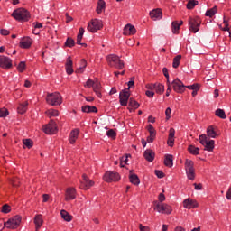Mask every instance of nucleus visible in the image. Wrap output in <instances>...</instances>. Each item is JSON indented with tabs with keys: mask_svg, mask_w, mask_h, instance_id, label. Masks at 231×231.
<instances>
[{
	"mask_svg": "<svg viewBox=\"0 0 231 231\" xmlns=\"http://www.w3.org/2000/svg\"><path fill=\"white\" fill-rule=\"evenodd\" d=\"M83 113H98V109L96 106H91L89 105L83 106L81 107Z\"/></svg>",
	"mask_w": 231,
	"mask_h": 231,
	"instance_id": "obj_25",
	"label": "nucleus"
},
{
	"mask_svg": "<svg viewBox=\"0 0 231 231\" xmlns=\"http://www.w3.org/2000/svg\"><path fill=\"white\" fill-rule=\"evenodd\" d=\"M154 210H157L159 214H171L172 208L167 204H162L158 201H154Z\"/></svg>",
	"mask_w": 231,
	"mask_h": 231,
	"instance_id": "obj_9",
	"label": "nucleus"
},
{
	"mask_svg": "<svg viewBox=\"0 0 231 231\" xmlns=\"http://www.w3.org/2000/svg\"><path fill=\"white\" fill-rule=\"evenodd\" d=\"M158 199L161 203H163V201H165V195L163 193H160Z\"/></svg>",
	"mask_w": 231,
	"mask_h": 231,
	"instance_id": "obj_60",
	"label": "nucleus"
},
{
	"mask_svg": "<svg viewBox=\"0 0 231 231\" xmlns=\"http://www.w3.org/2000/svg\"><path fill=\"white\" fill-rule=\"evenodd\" d=\"M80 134V131L79 129L72 130L69 135V142L70 143H75L77 142V138H79V134Z\"/></svg>",
	"mask_w": 231,
	"mask_h": 231,
	"instance_id": "obj_22",
	"label": "nucleus"
},
{
	"mask_svg": "<svg viewBox=\"0 0 231 231\" xmlns=\"http://www.w3.org/2000/svg\"><path fill=\"white\" fill-rule=\"evenodd\" d=\"M165 116H166V120H169L171 118V107L166 108Z\"/></svg>",
	"mask_w": 231,
	"mask_h": 231,
	"instance_id": "obj_57",
	"label": "nucleus"
},
{
	"mask_svg": "<svg viewBox=\"0 0 231 231\" xmlns=\"http://www.w3.org/2000/svg\"><path fill=\"white\" fill-rule=\"evenodd\" d=\"M188 22L189 31H191L192 33H198V32H199V27L201 26V20L198 17H189Z\"/></svg>",
	"mask_w": 231,
	"mask_h": 231,
	"instance_id": "obj_6",
	"label": "nucleus"
},
{
	"mask_svg": "<svg viewBox=\"0 0 231 231\" xmlns=\"http://www.w3.org/2000/svg\"><path fill=\"white\" fill-rule=\"evenodd\" d=\"M199 2L197 0H189L187 4L188 10H192L195 6H198Z\"/></svg>",
	"mask_w": 231,
	"mask_h": 231,
	"instance_id": "obj_40",
	"label": "nucleus"
},
{
	"mask_svg": "<svg viewBox=\"0 0 231 231\" xmlns=\"http://www.w3.org/2000/svg\"><path fill=\"white\" fill-rule=\"evenodd\" d=\"M93 185H95V182L93 180H91L88 177V175L83 174L82 180H80L79 189H81L82 190H88V189H91V187H93Z\"/></svg>",
	"mask_w": 231,
	"mask_h": 231,
	"instance_id": "obj_11",
	"label": "nucleus"
},
{
	"mask_svg": "<svg viewBox=\"0 0 231 231\" xmlns=\"http://www.w3.org/2000/svg\"><path fill=\"white\" fill-rule=\"evenodd\" d=\"M146 96H148L149 98H152V97H154V92L152 90H147Z\"/></svg>",
	"mask_w": 231,
	"mask_h": 231,
	"instance_id": "obj_63",
	"label": "nucleus"
},
{
	"mask_svg": "<svg viewBox=\"0 0 231 231\" xmlns=\"http://www.w3.org/2000/svg\"><path fill=\"white\" fill-rule=\"evenodd\" d=\"M65 46H68V48H73V46H75V40L68 38L65 42Z\"/></svg>",
	"mask_w": 231,
	"mask_h": 231,
	"instance_id": "obj_48",
	"label": "nucleus"
},
{
	"mask_svg": "<svg viewBox=\"0 0 231 231\" xmlns=\"http://www.w3.org/2000/svg\"><path fill=\"white\" fill-rule=\"evenodd\" d=\"M129 107H133V109H138L140 107V104L136 102L133 97L129 99Z\"/></svg>",
	"mask_w": 231,
	"mask_h": 231,
	"instance_id": "obj_39",
	"label": "nucleus"
},
{
	"mask_svg": "<svg viewBox=\"0 0 231 231\" xmlns=\"http://www.w3.org/2000/svg\"><path fill=\"white\" fill-rule=\"evenodd\" d=\"M180 60H181V55H177L174 59H173V63L172 66L173 68H178L180 66Z\"/></svg>",
	"mask_w": 231,
	"mask_h": 231,
	"instance_id": "obj_45",
	"label": "nucleus"
},
{
	"mask_svg": "<svg viewBox=\"0 0 231 231\" xmlns=\"http://www.w3.org/2000/svg\"><path fill=\"white\" fill-rule=\"evenodd\" d=\"M23 143L28 149H32V147H33V141L32 139H23Z\"/></svg>",
	"mask_w": 231,
	"mask_h": 231,
	"instance_id": "obj_43",
	"label": "nucleus"
},
{
	"mask_svg": "<svg viewBox=\"0 0 231 231\" xmlns=\"http://www.w3.org/2000/svg\"><path fill=\"white\" fill-rule=\"evenodd\" d=\"M183 207H184V208H188L189 210H190V208H197L198 202L196 200H192L190 199H186L183 201Z\"/></svg>",
	"mask_w": 231,
	"mask_h": 231,
	"instance_id": "obj_18",
	"label": "nucleus"
},
{
	"mask_svg": "<svg viewBox=\"0 0 231 231\" xmlns=\"http://www.w3.org/2000/svg\"><path fill=\"white\" fill-rule=\"evenodd\" d=\"M66 72L68 75L73 74V60H71L70 57H69L66 61Z\"/></svg>",
	"mask_w": 231,
	"mask_h": 231,
	"instance_id": "obj_23",
	"label": "nucleus"
},
{
	"mask_svg": "<svg viewBox=\"0 0 231 231\" xmlns=\"http://www.w3.org/2000/svg\"><path fill=\"white\" fill-rule=\"evenodd\" d=\"M84 28H79L78 36H77V44H79V46H86V43H82V37H84Z\"/></svg>",
	"mask_w": 231,
	"mask_h": 231,
	"instance_id": "obj_29",
	"label": "nucleus"
},
{
	"mask_svg": "<svg viewBox=\"0 0 231 231\" xmlns=\"http://www.w3.org/2000/svg\"><path fill=\"white\" fill-rule=\"evenodd\" d=\"M46 115L50 117L51 116H59V111L55 110V109H50L46 111Z\"/></svg>",
	"mask_w": 231,
	"mask_h": 231,
	"instance_id": "obj_46",
	"label": "nucleus"
},
{
	"mask_svg": "<svg viewBox=\"0 0 231 231\" xmlns=\"http://www.w3.org/2000/svg\"><path fill=\"white\" fill-rule=\"evenodd\" d=\"M207 136L208 138H217L219 134H217V128L212 125L208 126L207 129Z\"/></svg>",
	"mask_w": 231,
	"mask_h": 231,
	"instance_id": "obj_19",
	"label": "nucleus"
},
{
	"mask_svg": "<svg viewBox=\"0 0 231 231\" xmlns=\"http://www.w3.org/2000/svg\"><path fill=\"white\" fill-rule=\"evenodd\" d=\"M224 24L225 27L222 28L223 32H230V27H228V22H226V20L224 19Z\"/></svg>",
	"mask_w": 231,
	"mask_h": 231,
	"instance_id": "obj_55",
	"label": "nucleus"
},
{
	"mask_svg": "<svg viewBox=\"0 0 231 231\" xmlns=\"http://www.w3.org/2000/svg\"><path fill=\"white\" fill-rule=\"evenodd\" d=\"M42 215H36L34 217V224L36 225V230H39L42 226Z\"/></svg>",
	"mask_w": 231,
	"mask_h": 231,
	"instance_id": "obj_30",
	"label": "nucleus"
},
{
	"mask_svg": "<svg viewBox=\"0 0 231 231\" xmlns=\"http://www.w3.org/2000/svg\"><path fill=\"white\" fill-rule=\"evenodd\" d=\"M46 102L51 106H60L62 104V96L59 92L48 94Z\"/></svg>",
	"mask_w": 231,
	"mask_h": 231,
	"instance_id": "obj_3",
	"label": "nucleus"
},
{
	"mask_svg": "<svg viewBox=\"0 0 231 231\" xmlns=\"http://www.w3.org/2000/svg\"><path fill=\"white\" fill-rule=\"evenodd\" d=\"M148 133L150 134V136H156V130L152 125H148Z\"/></svg>",
	"mask_w": 231,
	"mask_h": 231,
	"instance_id": "obj_50",
	"label": "nucleus"
},
{
	"mask_svg": "<svg viewBox=\"0 0 231 231\" xmlns=\"http://www.w3.org/2000/svg\"><path fill=\"white\" fill-rule=\"evenodd\" d=\"M11 210H12V208H11L10 206L7 205V204H5V205L2 207V212H3L4 214H8Z\"/></svg>",
	"mask_w": 231,
	"mask_h": 231,
	"instance_id": "obj_52",
	"label": "nucleus"
},
{
	"mask_svg": "<svg viewBox=\"0 0 231 231\" xmlns=\"http://www.w3.org/2000/svg\"><path fill=\"white\" fill-rule=\"evenodd\" d=\"M216 14H217V6H214L210 9H208L205 15L207 17H214V15H216Z\"/></svg>",
	"mask_w": 231,
	"mask_h": 231,
	"instance_id": "obj_34",
	"label": "nucleus"
},
{
	"mask_svg": "<svg viewBox=\"0 0 231 231\" xmlns=\"http://www.w3.org/2000/svg\"><path fill=\"white\" fill-rule=\"evenodd\" d=\"M43 131L46 134H55V133H57V124L55 121L51 120L50 123L43 127Z\"/></svg>",
	"mask_w": 231,
	"mask_h": 231,
	"instance_id": "obj_14",
	"label": "nucleus"
},
{
	"mask_svg": "<svg viewBox=\"0 0 231 231\" xmlns=\"http://www.w3.org/2000/svg\"><path fill=\"white\" fill-rule=\"evenodd\" d=\"M0 33H1V35H5V36L10 35V31H8L6 29H1Z\"/></svg>",
	"mask_w": 231,
	"mask_h": 231,
	"instance_id": "obj_61",
	"label": "nucleus"
},
{
	"mask_svg": "<svg viewBox=\"0 0 231 231\" xmlns=\"http://www.w3.org/2000/svg\"><path fill=\"white\" fill-rule=\"evenodd\" d=\"M147 89H150L151 91L152 89H156V83L155 84H150L146 86Z\"/></svg>",
	"mask_w": 231,
	"mask_h": 231,
	"instance_id": "obj_64",
	"label": "nucleus"
},
{
	"mask_svg": "<svg viewBox=\"0 0 231 231\" xmlns=\"http://www.w3.org/2000/svg\"><path fill=\"white\" fill-rule=\"evenodd\" d=\"M124 35H134L136 33V28L131 24H126L123 32Z\"/></svg>",
	"mask_w": 231,
	"mask_h": 231,
	"instance_id": "obj_20",
	"label": "nucleus"
},
{
	"mask_svg": "<svg viewBox=\"0 0 231 231\" xmlns=\"http://www.w3.org/2000/svg\"><path fill=\"white\" fill-rule=\"evenodd\" d=\"M106 9V2L104 0H98L97 12V14H102V10Z\"/></svg>",
	"mask_w": 231,
	"mask_h": 231,
	"instance_id": "obj_35",
	"label": "nucleus"
},
{
	"mask_svg": "<svg viewBox=\"0 0 231 231\" xmlns=\"http://www.w3.org/2000/svg\"><path fill=\"white\" fill-rule=\"evenodd\" d=\"M94 92L96 93L97 97L99 98L102 97V85L98 81H95L94 86L92 87Z\"/></svg>",
	"mask_w": 231,
	"mask_h": 231,
	"instance_id": "obj_21",
	"label": "nucleus"
},
{
	"mask_svg": "<svg viewBox=\"0 0 231 231\" xmlns=\"http://www.w3.org/2000/svg\"><path fill=\"white\" fill-rule=\"evenodd\" d=\"M188 151L189 152H190V154H193L194 156H198V154H199V148L194 145H189L188 147Z\"/></svg>",
	"mask_w": 231,
	"mask_h": 231,
	"instance_id": "obj_36",
	"label": "nucleus"
},
{
	"mask_svg": "<svg viewBox=\"0 0 231 231\" xmlns=\"http://www.w3.org/2000/svg\"><path fill=\"white\" fill-rule=\"evenodd\" d=\"M129 180L133 185H140V179L138 178V175L133 173V171H130Z\"/></svg>",
	"mask_w": 231,
	"mask_h": 231,
	"instance_id": "obj_28",
	"label": "nucleus"
},
{
	"mask_svg": "<svg viewBox=\"0 0 231 231\" xmlns=\"http://www.w3.org/2000/svg\"><path fill=\"white\" fill-rule=\"evenodd\" d=\"M32 46V40L30 37H24L20 42L21 48H30Z\"/></svg>",
	"mask_w": 231,
	"mask_h": 231,
	"instance_id": "obj_24",
	"label": "nucleus"
},
{
	"mask_svg": "<svg viewBox=\"0 0 231 231\" xmlns=\"http://www.w3.org/2000/svg\"><path fill=\"white\" fill-rule=\"evenodd\" d=\"M87 88H93V86H95V81H93L92 79H88L86 85Z\"/></svg>",
	"mask_w": 231,
	"mask_h": 231,
	"instance_id": "obj_54",
	"label": "nucleus"
},
{
	"mask_svg": "<svg viewBox=\"0 0 231 231\" xmlns=\"http://www.w3.org/2000/svg\"><path fill=\"white\" fill-rule=\"evenodd\" d=\"M106 135L108 136V138H112L113 140H115V138H116V132H115V130L110 129L106 132Z\"/></svg>",
	"mask_w": 231,
	"mask_h": 231,
	"instance_id": "obj_49",
	"label": "nucleus"
},
{
	"mask_svg": "<svg viewBox=\"0 0 231 231\" xmlns=\"http://www.w3.org/2000/svg\"><path fill=\"white\" fill-rule=\"evenodd\" d=\"M155 175L157 176V178H163L165 176V174L162 173V171L160 170L155 171Z\"/></svg>",
	"mask_w": 231,
	"mask_h": 231,
	"instance_id": "obj_56",
	"label": "nucleus"
},
{
	"mask_svg": "<svg viewBox=\"0 0 231 231\" xmlns=\"http://www.w3.org/2000/svg\"><path fill=\"white\" fill-rule=\"evenodd\" d=\"M12 17L20 23L26 22L30 20V12L24 8H18L13 12Z\"/></svg>",
	"mask_w": 231,
	"mask_h": 231,
	"instance_id": "obj_1",
	"label": "nucleus"
},
{
	"mask_svg": "<svg viewBox=\"0 0 231 231\" xmlns=\"http://www.w3.org/2000/svg\"><path fill=\"white\" fill-rule=\"evenodd\" d=\"M143 156H144L145 160H147V162H153L155 154L152 150H146L144 152Z\"/></svg>",
	"mask_w": 231,
	"mask_h": 231,
	"instance_id": "obj_26",
	"label": "nucleus"
},
{
	"mask_svg": "<svg viewBox=\"0 0 231 231\" xmlns=\"http://www.w3.org/2000/svg\"><path fill=\"white\" fill-rule=\"evenodd\" d=\"M173 157L172 155H166L164 159V164L166 167H172L173 163Z\"/></svg>",
	"mask_w": 231,
	"mask_h": 231,
	"instance_id": "obj_38",
	"label": "nucleus"
},
{
	"mask_svg": "<svg viewBox=\"0 0 231 231\" xmlns=\"http://www.w3.org/2000/svg\"><path fill=\"white\" fill-rule=\"evenodd\" d=\"M17 69L20 73H23V71L26 69V63L24 61H21L17 66Z\"/></svg>",
	"mask_w": 231,
	"mask_h": 231,
	"instance_id": "obj_47",
	"label": "nucleus"
},
{
	"mask_svg": "<svg viewBox=\"0 0 231 231\" xmlns=\"http://www.w3.org/2000/svg\"><path fill=\"white\" fill-rule=\"evenodd\" d=\"M33 27L35 30H39L41 28H42V23L35 22V23H33Z\"/></svg>",
	"mask_w": 231,
	"mask_h": 231,
	"instance_id": "obj_58",
	"label": "nucleus"
},
{
	"mask_svg": "<svg viewBox=\"0 0 231 231\" xmlns=\"http://www.w3.org/2000/svg\"><path fill=\"white\" fill-rule=\"evenodd\" d=\"M133 86H134V79L132 78L131 80L128 82V88L126 89V91H129V89H131Z\"/></svg>",
	"mask_w": 231,
	"mask_h": 231,
	"instance_id": "obj_59",
	"label": "nucleus"
},
{
	"mask_svg": "<svg viewBox=\"0 0 231 231\" xmlns=\"http://www.w3.org/2000/svg\"><path fill=\"white\" fill-rule=\"evenodd\" d=\"M140 231H149V226H143L142 224L139 225Z\"/></svg>",
	"mask_w": 231,
	"mask_h": 231,
	"instance_id": "obj_62",
	"label": "nucleus"
},
{
	"mask_svg": "<svg viewBox=\"0 0 231 231\" xmlns=\"http://www.w3.org/2000/svg\"><path fill=\"white\" fill-rule=\"evenodd\" d=\"M199 143L204 146V151H214V140H208L207 134H201L199 136Z\"/></svg>",
	"mask_w": 231,
	"mask_h": 231,
	"instance_id": "obj_4",
	"label": "nucleus"
},
{
	"mask_svg": "<svg viewBox=\"0 0 231 231\" xmlns=\"http://www.w3.org/2000/svg\"><path fill=\"white\" fill-rule=\"evenodd\" d=\"M77 198V189L75 188H68L65 193V200L71 201Z\"/></svg>",
	"mask_w": 231,
	"mask_h": 231,
	"instance_id": "obj_16",
	"label": "nucleus"
},
{
	"mask_svg": "<svg viewBox=\"0 0 231 231\" xmlns=\"http://www.w3.org/2000/svg\"><path fill=\"white\" fill-rule=\"evenodd\" d=\"M216 116H218V118H222V120L226 119V114H225V110L217 108L215 112Z\"/></svg>",
	"mask_w": 231,
	"mask_h": 231,
	"instance_id": "obj_37",
	"label": "nucleus"
},
{
	"mask_svg": "<svg viewBox=\"0 0 231 231\" xmlns=\"http://www.w3.org/2000/svg\"><path fill=\"white\" fill-rule=\"evenodd\" d=\"M127 158H129V155H126L125 157L121 158V163H120L121 167H124V164L125 165L127 164V162H128Z\"/></svg>",
	"mask_w": 231,
	"mask_h": 231,
	"instance_id": "obj_53",
	"label": "nucleus"
},
{
	"mask_svg": "<svg viewBox=\"0 0 231 231\" xmlns=\"http://www.w3.org/2000/svg\"><path fill=\"white\" fill-rule=\"evenodd\" d=\"M155 91L159 95H162V93H163V91H165V87L160 83H155Z\"/></svg>",
	"mask_w": 231,
	"mask_h": 231,
	"instance_id": "obj_41",
	"label": "nucleus"
},
{
	"mask_svg": "<svg viewBox=\"0 0 231 231\" xmlns=\"http://www.w3.org/2000/svg\"><path fill=\"white\" fill-rule=\"evenodd\" d=\"M188 89H191L192 91H199V84L196 83L193 85L186 86Z\"/></svg>",
	"mask_w": 231,
	"mask_h": 231,
	"instance_id": "obj_51",
	"label": "nucleus"
},
{
	"mask_svg": "<svg viewBox=\"0 0 231 231\" xmlns=\"http://www.w3.org/2000/svg\"><path fill=\"white\" fill-rule=\"evenodd\" d=\"M21 221H22L21 216L16 215L12 218H9L7 222H5L4 226H5V228L14 230L21 225Z\"/></svg>",
	"mask_w": 231,
	"mask_h": 231,
	"instance_id": "obj_5",
	"label": "nucleus"
},
{
	"mask_svg": "<svg viewBox=\"0 0 231 231\" xmlns=\"http://www.w3.org/2000/svg\"><path fill=\"white\" fill-rule=\"evenodd\" d=\"M129 97H131V94L129 93V91L127 89L121 91L119 94L120 105L123 106H127V102H129V100L131 99V98H129Z\"/></svg>",
	"mask_w": 231,
	"mask_h": 231,
	"instance_id": "obj_13",
	"label": "nucleus"
},
{
	"mask_svg": "<svg viewBox=\"0 0 231 231\" xmlns=\"http://www.w3.org/2000/svg\"><path fill=\"white\" fill-rule=\"evenodd\" d=\"M60 215L62 219H64V221H68V223H69V221H71V219H73V217L71 215H69V213H68V211L62 209L60 211Z\"/></svg>",
	"mask_w": 231,
	"mask_h": 231,
	"instance_id": "obj_33",
	"label": "nucleus"
},
{
	"mask_svg": "<svg viewBox=\"0 0 231 231\" xmlns=\"http://www.w3.org/2000/svg\"><path fill=\"white\" fill-rule=\"evenodd\" d=\"M150 17L152 21H158L163 17L162 9H153L150 12Z\"/></svg>",
	"mask_w": 231,
	"mask_h": 231,
	"instance_id": "obj_17",
	"label": "nucleus"
},
{
	"mask_svg": "<svg viewBox=\"0 0 231 231\" xmlns=\"http://www.w3.org/2000/svg\"><path fill=\"white\" fill-rule=\"evenodd\" d=\"M185 169L188 178L194 180V178H196V173L194 171V162L187 159L185 162Z\"/></svg>",
	"mask_w": 231,
	"mask_h": 231,
	"instance_id": "obj_7",
	"label": "nucleus"
},
{
	"mask_svg": "<svg viewBox=\"0 0 231 231\" xmlns=\"http://www.w3.org/2000/svg\"><path fill=\"white\" fill-rule=\"evenodd\" d=\"M10 115V112H8V109L3 107L0 108V118H6Z\"/></svg>",
	"mask_w": 231,
	"mask_h": 231,
	"instance_id": "obj_44",
	"label": "nucleus"
},
{
	"mask_svg": "<svg viewBox=\"0 0 231 231\" xmlns=\"http://www.w3.org/2000/svg\"><path fill=\"white\" fill-rule=\"evenodd\" d=\"M181 24H183V21H180V23L178 22H172V33H180V26H181Z\"/></svg>",
	"mask_w": 231,
	"mask_h": 231,
	"instance_id": "obj_32",
	"label": "nucleus"
},
{
	"mask_svg": "<svg viewBox=\"0 0 231 231\" xmlns=\"http://www.w3.org/2000/svg\"><path fill=\"white\" fill-rule=\"evenodd\" d=\"M0 68L10 69L12 68V60L6 56H0Z\"/></svg>",
	"mask_w": 231,
	"mask_h": 231,
	"instance_id": "obj_15",
	"label": "nucleus"
},
{
	"mask_svg": "<svg viewBox=\"0 0 231 231\" xmlns=\"http://www.w3.org/2000/svg\"><path fill=\"white\" fill-rule=\"evenodd\" d=\"M171 86H172L173 90L175 91V93H184L185 88H187V86H185L183 84V82L181 80H180V79H174L171 82Z\"/></svg>",
	"mask_w": 231,
	"mask_h": 231,
	"instance_id": "obj_12",
	"label": "nucleus"
},
{
	"mask_svg": "<svg viewBox=\"0 0 231 231\" xmlns=\"http://www.w3.org/2000/svg\"><path fill=\"white\" fill-rule=\"evenodd\" d=\"M103 26L102 20L94 19L88 23V32H91V33H97L98 30H102Z\"/></svg>",
	"mask_w": 231,
	"mask_h": 231,
	"instance_id": "obj_8",
	"label": "nucleus"
},
{
	"mask_svg": "<svg viewBox=\"0 0 231 231\" xmlns=\"http://www.w3.org/2000/svg\"><path fill=\"white\" fill-rule=\"evenodd\" d=\"M106 60L111 68H116V69H124V61L115 54H111L106 57Z\"/></svg>",
	"mask_w": 231,
	"mask_h": 231,
	"instance_id": "obj_2",
	"label": "nucleus"
},
{
	"mask_svg": "<svg viewBox=\"0 0 231 231\" xmlns=\"http://www.w3.org/2000/svg\"><path fill=\"white\" fill-rule=\"evenodd\" d=\"M176 134V131L174 128L170 129L169 138H168V145L170 147H173L174 145V134Z\"/></svg>",
	"mask_w": 231,
	"mask_h": 231,
	"instance_id": "obj_27",
	"label": "nucleus"
},
{
	"mask_svg": "<svg viewBox=\"0 0 231 231\" xmlns=\"http://www.w3.org/2000/svg\"><path fill=\"white\" fill-rule=\"evenodd\" d=\"M28 109V103L27 101L21 103L17 108V111L20 115H24V113L27 111Z\"/></svg>",
	"mask_w": 231,
	"mask_h": 231,
	"instance_id": "obj_31",
	"label": "nucleus"
},
{
	"mask_svg": "<svg viewBox=\"0 0 231 231\" xmlns=\"http://www.w3.org/2000/svg\"><path fill=\"white\" fill-rule=\"evenodd\" d=\"M86 66H87L86 60H81L80 67L77 69L76 73H83L84 68H86Z\"/></svg>",
	"mask_w": 231,
	"mask_h": 231,
	"instance_id": "obj_42",
	"label": "nucleus"
},
{
	"mask_svg": "<svg viewBox=\"0 0 231 231\" xmlns=\"http://www.w3.org/2000/svg\"><path fill=\"white\" fill-rule=\"evenodd\" d=\"M104 181L106 183H111L113 181H120V174L116 171H106L103 176Z\"/></svg>",
	"mask_w": 231,
	"mask_h": 231,
	"instance_id": "obj_10",
	"label": "nucleus"
}]
</instances>
